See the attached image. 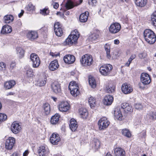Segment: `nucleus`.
I'll list each match as a JSON object with an SVG mask.
<instances>
[{
	"instance_id": "0e129e2a",
	"label": "nucleus",
	"mask_w": 156,
	"mask_h": 156,
	"mask_svg": "<svg viewBox=\"0 0 156 156\" xmlns=\"http://www.w3.org/2000/svg\"><path fill=\"white\" fill-rule=\"evenodd\" d=\"M29 153L28 151H26L23 153V156H27Z\"/></svg>"
},
{
	"instance_id": "f03ea898",
	"label": "nucleus",
	"mask_w": 156,
	"mask_h": 156,
	"mask_svg": "<svg viewBox=\"0 0 156 156\" xmlns=\"http://www.w3.org/2000/svg\"><path fill=\"white\" fill-rule=\"evenodd\" d=\"M79 37V33L77 30H75L66 39L65 42L66 44L70 46L72 44L75 43L76 42Z\"/></svg>"
},
{
	"instance_id": "7ed1b4c3",
	"label": "nucleus",
	"mask_w": 156,
	"mask_h": 156,
	"mask_svg": "<svg viewBox=\"0 0 156 156\" xmlns=\"http://www.w3.org/2000/svg\"><path fill=\"white\" fill-rule=\"evenodd\" d=\"M79 87L75 81L70 82L69 86V89L70 93L74 97H76L80 93Z\"/></svg>"
},
{
	"instance_id": "aec40b11",
	"label": "nucleus",
	"mask_w": 156,
	"mask_h": 156,
	"mask_svg": "<svg viewBox=\"0 0 156 156\" xmlns=\"http://www.w3.org/2000/svg\"><path fill=\"white\" fill-rule=\"evenodd\" d=\"M113 101V97L111 95H106L103 100L104 104L106 105H109L112 104Z\"/></svg>"
},
{
	"instance_id": "bb28decb",
	"label": "nucleus",
	"mask_w": 156,
	"mask_h": 156,
	"mask_svg": "<svg viewBox=\"0 0 156 156\" xmlns=\"http://www.w3.org/2000/svg\"><path fill=\"white\" fill-rule=\"evenodd\" d=\"M89 13L88 12H85L81 14L79 17V20L80 22L84 23L87 20Z\"/></svg>"
},
{
	"instance_id": "a878e982",
	"label": "nucleus",
	"mask_w": 156,
	"mask_h": 156,
	"mask_svg": "<svg viewBox=\"0 0 156 156\" xmlns=\"http://www.w3.org/2000/svg\"><path fill=\"white\" fill-rule=\"evenodd\" d=\"M114 115L115 119L119 120H122V115L120 109L115 108L114 111Z\"/></svg>"
},
{
	"instance_id": "8fccbe9b",
	"label": "nucleus",
	"mask_w": 156,
	"mask_h": 156,
	"mask_svg": "<svg viewBox=\"0 0 156 156\" xmlns=\"http://www.w3.org/2000/svg\"><path fill=\"white\" fill-rule=\"evenodd\" d=\"M88 3L91 6L96 5L97 3V0H88Z\"/></svg>"
},
{
	"instance_id": "69168bd1",
	"label": "nucleus",
	"mask_w": 156,
	"mask_h": 156,
	"mask_svg": "<svg viewBox=\"0 0 156 156\" xmlns=\"http://www.w3.org/2000/svg\"><path fill=\"white\" fill-rule=\"evenodd\" d=\"M115 44H118L119 43V41L118 40H115L114 41Z\"/></svg>"
},
{
	"instance_id": "6e6d98bb",
	"label": "nucleus",
	"mask_w": 156,
	"mask_h": 156,
	"mask_svg": "<svg viewBox=\"0 0 156 156\" xmlns=\"http://www.w3.org/2000/svg\"><path fill=\"white\" fill-rule=\"evenodd\" d=\"M16 64L14 62H12L10 64L9 69L12 70L16 66Z\"/></svg>"
},
{
	"instance_id": "72a5a7b5",
	"label": "nucleus",
	"mask_w": 156,
	"mask_h": 156,
	"mask_svg": "<svg viewBox=\"0 0 156 156\" xmlns=\"http://www.w3.org/2000/svg\"><path fill=\"white\" fill-rule=\"evenodd\" d=\"M135 3L138 6L142 7L146 4V0H136Z\"/></svg>"
},
{
	"instance_id": "4d7b16f0",
	"label": "nucleus",
	"mask_w": 156,
	"mask_h": 156,
	"mask_svg": "<svg viewBox=\"0 0 156 156\" xmlns=\"http://www.w3.org/2000/svg\"><path fill=\"white\" fill-rule=\"evenodd\" d=\"M40 30L41 32L46 33L47 31V27H44L41 28Z\"/></svg>"
},
{
	"instance_id": "9b49d317",
	"label": "nucleus",
	"mask_w": 156,
	"mask_h": 156,
	"mask_svg": "<svg viewBox=\"0 0 156 156\" xmlns=\"http://www.w3.org/2000/svg\"><path fill=\"white\" fill-rule=\"evenodd\" d=\"M11 129L12 132L14 134L19 133L21 129V126L16 121H14L12 124Z\"/></svg>"
},
{
	"instance_id": "0eeeda50",
	"label": "nucleus",
	"mask_w": 156,
	"mask_h": 156,
	"mask_svg": "<svg viewBox=\"0 0 156 156\" xmlns=\"http://www.w3.org/2000/svg\"><path fill=\"white\" fill-rule=\"evenodd\" d=\"M109 124V122L105 117L101 118L98 122L99 128L100 130L105 129L108 127Z\"/></svg>"
},
{
	"instance_id": "864d4df0",
	"label": "nucleus",
	"mask_w": 156,
	"mask_h": 156,
	"mask_svg": "<svg viewBox=\"0 0 156 156\" xmlns=\"http://www.w3.org/2000/svg\"><path fill=\"white\" fill-rule=\"evenodd\" d=\"M135 107L136 109L140 110L142 108L143 106L141 104L137 103L135 105Z\"/></svg>"
},
{
	"instance_id": "7c9ffc66",
	"label": "nucleus",
	"mask_w": 156,
	"mask_h": 156,
	"mask_svg": "<svg viewBox=\"0 0 156 156\" xmlns=\"http://www.w3.org/2000/svg\"><path fill=\"white\" fill-rule=\"evenodd\" d=\"M121 108L123 109L125 112H131L132 110V107L128 103H124L121 105Z\"/></svg>"
},
{
	"instance_id": "39448f33",
	"label": "nucleus",
	"mask_w": 156,
	"mask_h": 156,
	"mask_svg": "<svg viewBox=\"0 0 156 156\" xmlns=\"http://www.w3.org/2000/svg\"><path fill=\"white\" fill-rule=\"evenodd\" d=\"M80 61L83 66H90L92 63L93 59L91 55L86 54L82 56Z\"/></svg>"
},
{
	"instance_id": "4468645a",
	"label": "nucleus",
	"mask_w": 156,
	"mask_h": 156,
	"mask_svg": "<svg viewBox=\"0 0 156 156\" xmlns=\"http://www.w3.org/2000/svg\"><path fill=\"white\" fill-rule=\"evenodd\" d=\"M51 87L52 90L55 94H58L61 92L60 84L57 82H55L52 83L51 85Z\"/></svg>"
},
{
	"instance_id": "b1692460",
	"label": "nucleus",
	"mask_w": 156,
	"mask_h": 156,
	"mask_svg": "<svg viewBox=\"0 0 156 156\" xmlns=\"http://www.w3.org/2000/svg\"><path fill=\"white\" fill-rule=\"evenodd\" d=\"M15 84V81L12 80L5 82L4 87L6 89H9L13 87Z\"/></svg>"
},
{
	"instance_id": "de8ad7c7",
	"label": "nucleus",
	"mask_w": 156,
	"mask_h": 156,
	"mask_svg": "<svg viewBox=\"0 0 156 156\" xmlns=\"http://www.w3.org/2000/svg\"><path fill=\"white\" fill-rule=\"evenodd\" d=\"M33 70L31 69H30L27 71L26 76L28 77H33Z\"/></svg>"
},
{
	"instance_id": "ddd939ff",
	"label": "nucleus",
	"mask_w": 156,
	"mask_h": 156,
	"mask_svg": "<svg viewBox=\"0 0 156 156\" xmlns=\"http://www.w3.org/2000/svg\"><path fill=\"white\" fill-rule=\"evenodd\" d=\"M121 90L122 92L125 94H129L133 91V89L131 86L127 83L122 84Z\"/></svg>"
},
{
	"instance_id": "680f3d73",
	"label": "nucleus",
	"mask_w": 156,
	"mask_h": 156,
	"mask_svg": "<svg viewBox=\"0 0 156 156\" xmlns=\"http://www.w3.org/2000/svg\"><path fill=\"white\" fill-rule=\"evenodd\" d=\"M139 87L140 88L144 89L145 88L144 86H142V83H139L138 84Z\"/></svg>"
},
{
	"instance_id": "393cba45",
	"label": "nucleus",
	"mask_w": 156,
	"mask_h": 156,
	"mask_svg": "<svg viewBox=\"0 0 156 156\" xmlns=\"http://www.w3.org/2000/svg\"><path fill=\"white\" fill-rule=\"evenodd\" d=\"M114 153L115 156H125V151L120 147L115 148L114 149Z\"/></svg>"
},
{
	"instance_id": "c756f323",
	"label": "nucleus",
	"mask_w": 156,
	"mask_h": 156,
	"mask_svg": "<svg viewBox=\"0 0 156 156\" xmlns=\"http://www.w3.org/2000/svg\"><path fill=\"white\" fill-rule=\"evenodd\" d=\"M13 20L14 17L11 15H6L4 17V21L6 23H9L12 22Z\"/></svg>"
},
{
	"instance_id": "e2e57ef3",
	"label": "nucleus",
	"mask_w": 156,
	"mask_h": 156,
	"mask_svg": "<svg viewBox=\"0 0 156 156\" xmlns=\"http://www.w3.org/2000/svg\"><path fill=\"white\" fill-rule=\"evenodd\" d=\"M24 12V11L23 10H21V12L18 14L19 17L20 18L23 15V13Z\"/></svg>"
},
{
	"instance_id": "603ef678",
	"label": "nucleus",
	"mask_w": 156,
	"mask_h": 156,
	"mask_svg": "<svg viewBox=\"0 0 156 156\" xmlns=\"http://www.w3.org/2000/svg\"><path fill=\"white\" fill-rule=\"evenodd\" d=\"M60 28H62L60 23L58 22L55 23L54 25V30H57V29H58Z\"/></svg>"
},
{
	"instance_id": "f8f14e48",
	"label": "nucleus",
	"mask_w": 156,
	"mask_h": 156,
	"mask_svg": "<svg viewBox=\"0 0 156 156\" xmlns=\"http://www.w3.org/2000/svg\"><path fill=\"white\" fill-rule=\"evenodd\" d=\"M38 153L40 156H44L49 153V150L46 145L41 146L38 150Z\"/></svg>"
},
{
	"instance_id": "bf43d9fd",
	"label": "nucleus",
	"mask_w": 156,
	"mask_h": 156,
	"mask_svg": "<svg viewBox=\"0 0 156 156\" xmlns=\"http://www.w3.org/2000/svg\"><path fill=\"white\" fill-rule=\"evenodd\" d=\"M136 57V55L135 54H133L132 55L130 58H129L128 60L129 61L131 62Z\"/></svg>"
},
{
	"instance_id": "c03bdc74",
	"label": "nucleus",
	"mask_w": 156,
	"mask_h": 156,
	"mask_svg": "<svg viewBox=\"0 0 156 156\" xmlns=\"http://www.w3.org/2000/svg\"><path fill=\"white\" fill-rule=\"evenodd\" d=\"M115 89V87L114 86L112 87L108 86L106 87V91L108 93H112L114 91Z\"/></svg>"
},
{
	"instance_id": "5701e85b",
	"label": "nucleus",
	"mask_w": 156,
	"mask_h": 156,
	"mask_svg": "<svg viewBox=\"0 0 156 156\" xmlns=\"http://www.w3.org/2000/svg\"><path fill=\"white\" fill-rule=\"evenodd\" d=\"M12 27L7 24L3 27L1 33L3 34L10 33L12 32Z\"/></svg>"
},
{
	"instance_id": "37998d69",
	"label": "nucleus",
	"mask_w": 156,
	"mask_h": 156,
	"mask_svg": "<svg viewBox=\"0 0 156 156\" xmlns=\"http://www.w3.org/2000/svg\"><path fill=\"white\" fill-rule=\"evenodd\" d=\"M122 133L123 135L126 137L129 138L131 136V134L130 131L128 129H123L122 131Z\"/></svg>"
},
{
	"instance_id": "473e14b6",
	"label": "nucleus",
	"mask_w": 156,
	"mask_h": 156,
	"mask_svg": "<svg viewBox=\"0 0 156 156\" xmlns=\"http://www.w3.org/2000/svg\"><path fill=\"white\" fill-rule=\"evenodd\" d=\"M16 53L19 58H22L24 56V51L21 48L18 47L16 48Z\"/></svg>"
},
{
	"instance_id": "c9c22d12",
	"label": "nucleus",
	"mask_w": 156,
	"mask_h": 156,
	"mask_svg": "<svg viewBox=\"0 0 156 156\" xmlns=\"http://www.w3.org/2000/svg\"><path fill=\"white\" fill-rule=\"evenodd\" d=\"M88 102L91 108H92L95 106L96 105L95 99L93 97H90L88 99Z\"/></svg>"
},
{
	"instance_id": "f257e3e1",
	"label": "nucleus",
	"mask_w": 156,
	"mask_h": 156,
	"mask_svg": "<svg viewBox=\"0 0 156 156\" xmlns=\"http://www.w3.org/2000/svg\"><path fill=\"white\" fill-rule=\"evenodd\" d=\"M144 37L146 41L150 44H154L156 41L155 33L150 29L145 30L143 33Z\"/></svg>"
},
{
	"instance_id": "20e7f679",
	"label": "nucleus",
	"mask_w": 156,
	"mask_h": 156,
	"mask_svg": "<svg viewBox=\"0 0 156 156\" xmlns=\"http://www.w3.org/2000/svg\"><path fill=\"white\" fill-rule=\"evenodd\" d=\"M112 68V66L110 64L104 65L100 67L99 71L104 76H110Z\"/></svg>"
},
{
	"instance_id": "79ce46f5",
	"label": "nucleus",
	"mask_w": 156,
	"mask_h": 156,
	"mask_svg": "<svg viewBox=\"0 0 156 156\" xmlns=\"http://www.w3.org/2000/svg\"><path fill=\"white\" fill-rule=\"evenodd\" d=\"M49 13V10L48 8H45L42 9L40 10V13L42 15L46 16Z\"/></svg>"
},
{
	"instance_id": "13d9d810",
	"label": "nucleus",
	"mask_w": 156,
	"mask_h": 156,
	"mask_svg": "<svg viewBox=\"0 0 156 156\" xmlns=\"http://www.w3.org/2000/svg\"><path fill=\"white\" fill-rule=\"evenodd\" d=\"M52 5H53L54 8L56 9H57L59 6L57 2L54 3V2L52 4Z\"/></svg>"
},
{
	"instance_id": "052dcab7",
	"label": "nucleus",
	"mask_w": 156,
	"mask_h": 156,
	"mask_svg": "<svg viewBox=\"0 0 156 156\" xmlns=\"http://www.w3.org/2000/svg\"><path fill=\"white\" fill-rule=\"evenodd\" d=\"M150 118L153 119H156V115L153 114L152 115L150 116Z\"/></svg>"
},
{
	"instance_id": "9d476101",
	"label": "nucleus",
	"mask_w": 156,
	"mask_h": 156,
	"mask_svg": "<svg viewBox=\"0 0 156 156\" xmlns=\"http://www.w3.org/2000/svg\"><path fill=\"white\" fill-rule=\"evenodd\" d=\"M15 138L10 137L6 140L5 144V148L8 150H11L15 144Z\"/></svg>"
},
{
	"instance_id": "4be33fe9",
	"label": "nucleus",
	"mask_w": 156,
	"mask_h": 156,
	"mask_svg": "<svg viewBox=\"0 0 156 156\" xmlns=\"http://www.w3.org/2000/svg\"><path fill=\"white\" fill-rule=\"evenodd\" d=\"M60 115L58 114H55L54 115L52 116L50 120L51 123L53 125H55L57 124L59 122Z\"/></svg>"
},
{
	"instance_id": "09e8293b",
	"label": "nucleus",
	"mask_w": 156,
	"mask_h": 156,
	"mask_svg": "<svg viewBox=\"0 0 156 156\" xmlns=\"http://www.w3.org/2000/svg\"><path fill=\"white\" fill-rule=\"evenodd\" d=\"M147 53L144 51L141 52L138 55V56L141 59L145 58L147 57Z\"/></svg>"
},
{
	"instance_id": "423d86ee",
	"label": "nucleus",
	"mask_w": 156,
	"mask_h": 156,
	"mask_svg": "<svg viewBox=\"0 0 156 156\" xmlns=\"http://www.w3.org/2000/svg\"><path fill=\"white\" fill-rule=\"evenodd\" d=\"M30 58L33 68H36L39 66L41 64V61L37 54L35 53H31L30 55Z\"/></svg>"
},
{
	"instance_id": "a211bd4d",
	"label": "nucleus",
	"mask_w": 156,
	"mask_h": 156,
	"mask_svg": "<svg viewBox=\"0 0 156 156\" xmlns=\"http://www.w3.org/2000/svg\"><path fill=\"white\" fill-rule=\"evenodd\" d=\"M60 140V138L58 134L53 133L50 137V141L51 144L56 145Z\"/></svg>"
},
{
	"instance_id": "5fc2aeb1",
	"label": "nucleus",
	"mask_w": 156,
	"mask_h": 156,
	"mask_svg": "<svg viewBox=\"0 0 156 156\" xmlns=\"http://www.w3.org/2000/svg\"><path fill=\"white\" fill-rule=\"evenodd\" d=\"M1 67L2 70L5 71L6 69V65L5 63L3 62H1Z\"/></svg>"
},
{
	"instance_id": "2f4dec72",
	"label": "nucleus",
	"mask_w": 156,
	"mask_h": 156,
	"mask_svg": "<svg viewBox=\"0 0 156 156\" xmlns=\"http://www.w3.org/2000/svg\"><path fill=\"white\" fill-rule=\"evenodd\" d=\"M105 48L106 52L107 57L110 59L111 58V56L110 54V45L107 44H105Z\"/></svg>"
},
{
	"instance_id": "cd10ccee",
	"label": "nucleus",
	"mask_w": 156,
	"mask_h": 156,
	"mask_svg": "<svg viewBox=\"0 0 156 156\" xmlns=\"http://www.w3.org/2000/svg\"><path fill=\"white\" fill-rule=\"evenodd\" d=\"M79 113L81 117L83 119H86L88 116V112L85 108H81L79 109Z\"/></svg>"
},
{
	"instance_id": "58836bf2",
	"label": "nucleus",
	"mask_w": 156,
	"mask_h": 156,
	"mask_svg": "<svg viewBox=\"0 0 156 156\" xmlns=\"http://www.w3.org/2000/svg\"><path fill=\"white\" fill-rule=\"evenodd\" d=\"M46 78H45L44 80L39 79L37 82V85L39 87L44 86L46 83Z\"/></svg>"
},
{
	"instance_id": "3c124183",
	"label": "nucleus",
	"mask_w": 156,
	"mask_h": 156,
	"mask_svg": "<svg viewBox=\"0 0 156 156\" xmlns=\"http://www.w3.org/2000/svg\"><path fill=\"white\" fill-rule=\"evenodd\" d=\"M7 116L4 114L1 113V121H2L3 122L7 120Z\"/></svg>"
},
{
	"instance_id": "c85d7f7f",
	"label": "nucleus",
	"mask_w": 156,
	"mask_h": 156,
	"mask_svg": "<svg viewBox=\"0 0 156 156\" xmlns=\"http://www.w3.org/2000/svg\"><path fill=\"white\" fill-rule=\"evenodd\" d=\"M43 108L44 110V113L46 115H49L50 113L51 108L49 104L47 103L43 104Z\"/></svg>"
},
{
	"instance_id": "a19ab883",
	"label": "nucleus",
	"mask_w": 156,
	"mask_h": 156,
	"mask_svg": "<svg viewBox=\"0 0 156 156\" xmlns=\"http://www.w3.org/2000/svg\"><path fill=\"white\" fill-rule=\"evenodd\" d=\"M35 7L32 4L29 3L27 6L26 9L29 12H31L34 11Z\"/></svg>"
},
{
	"instance_id": "f704fd0d",
	"label": "nucleus",
	"mask_w": 156,
	"mask_h": 156,
	"mask_svg": "<svg viewBox=\"0 0 156 156\" xmlns=\"http://www.w3.org/2000/svg\"><path fill=\"white\" fill-rule=\"evenodd\" d=\"M89 82L90 85L92 88H94L96 86V82L94 78L92 77H89Z\"/></svg>"
},
{
	"instance_id": "774afa93",
	"label": "nucleus",
	"mask_w": 156,
	"mask_h": 156,
	"mask_svg": "<svg viewBox=\"0 0 156 156\" xmlns=\"http://www.w3.org/2000/svg\"><path fill=\"white\" fill-rule=\"evenodd\" d=\"M131 62L130 61L129 62V61L128 60V62L126 63L125 65L127 66H129Z\"/></svg>"
},
{
	"instance_id": "ea45409f",
	"label": "nucleus",
	"mask_w": 156,
	"mask_h": 156,
	"mask_svg": "<svg viewBox=\"0 0 156 156\" xmlns=\"http://www.w3.org/2000/svg\"><path fill=\"white\" fill-rule=\"evenodd\" d=\"M93 147L95 149H98L99 148L100 146V142L98 139H94L93 142Z\"/></svg>"
},
{
	"instance_id": "6ab92c4d",
	"label": "nucleus",
	"mask_w": 156,
	"mask_h": 156,
	"mask_svg": "<svg viewBox=\"0 0 156 156\" xmlns=\"http://www.w3.org/2000/svg\"><path fill=\"white\" fill-rule=\"evenodd\" d=\"M59 66L57 60H55L50 63L49 66V68L51 71H54L57 69Z\"/></svg>"
},
{
	"instance_id": "6e6552de",
	"label": "nucleus",
	"mask_w": 156,
	"mask_h": 156,
	"mask_svg": "<svg viewBox=\"0 0 156 156\" xmlns=\"http://www.w3.org/2000/svg\"><path fill=\"white\" fill-rule=\"evenodd\" d=\"M140 81L144 85L149 84L151 81L150 76L147 73H142L140 76Z\"/></svg>"
},
{
	"instance_id": "e433bc0d",
	"label": "nucleus",
	"mask_w": 156,
	"mask_h": 156,
	"mask_svg": "<svg viewBox=\"0 0 156 156\" xmlns=\"http://www.w3.org/2000/svg\"><path fill=\"white\" fill-rule=\"evenodd\" d=\"M75 5L72 2L69 0L66 2L65 4V7L66 9H69L73 8Z\"/></svg>"
},
{
	"instance_id": "dca6fc26",
	"label": "nucleus",
	"mask_w": 156,
	"mask_h": 156,
	"mask_svg": "<svg viewBox=\"0 0 156 156\" xmlns=\"http://www.w3.org/2000/svg\"><path fill=\"white\" fill-rule=\"evenodd\" d=\"M27 37L30 40L33 41L36 39L38 37L37 32L34 31H29L27 33Z\"/></svg>"
},
{
	"instance_id": "a18cd8bd",
	"label": "nucleus",
	"mask_w": 156,
	"mask_h": 156,
	"mask_svg": "<svg viewBox=\"0 0 156 156\" xmlns=\"http://www.w3.org/2000/svg\"><path fill=\"white\" fill-rule=\"evenodd\" d=\"M56 35L58 36H61L63 33V30L62 28H60L57 29V30H54Z\"/></svg>"
},
{
	"instance_id": "1a4fd4ad",
	"label": "nucleus",
	"mask_w": 156,
	"mask_h": 156,
	"mask_svg": "<svg viewBox=\"0 0 156 156\" xmlns=\"http://www.w3.org/2000/svg\"><path fill=\"white\" fill-rule=\"evenodd\" d=\"M121 28L120 25L117 23H115L112 24L109 28V30L112 34H115L118 32Z\"/></svg>"
},
{
	"instance_id": "338daca9",
	"label": "nucleus",
	"mask_w": 156,
	"mask_h": 156,
	"mask_svg": "<svg viewBox=\"0 0 156 156\" xmlns=\"http://www.w3.org/2000/svg\"><path fill=\"white\" fill-rule=\"evenodd\" d=\"M15 94V93L12 92H10L8 93L7 94V96H9V95H13Z\"/></svg>"
},
{
	"instance_id": "4c0bfd02",
	"label": "nucleus",
	"mask_w": 156,
	"mask_h": 156,
	"mask_svg": "<svg viewBox=\"0 0 156 156\" xmlns=\"http://www.w3.org/2000/svg\"><path fill=\"white\" fill-rule=\"evenodd\" d=\"M98 37V34L97 33H94L90 36L89 39L90 40L93 42L95 41Z\"/></svg>"
},
{
	"instance_id": "2eb2a0df",
	"label": "nucleus",
	"mask_w": 156,
	"mask_h": 156,
	"mask_svg": "<svg viewBox=\"0 0 156 156\" xmlns=\"http://www.w3.org/2000/svg\"><path fill=\"white\" fill-rule=\"evenodd\" d=\"M69 105L66 101L60 102L58 106V109L60 111L62 112H66L69 110Z\"/></svg>"
},
{
	"instance_id": "412c9836",
	"label": "nucleus",
	"mask_w": 156,
	"mask_h": 156,
	"mask_svg": "<svg viewBox=\"0 0 156 156\" xmlns=\"http://www.w3.org/2000/svg\"><path fill=\"white\" fill-rule=\"evenodd\" d=\"M78 126L77 122L74 119H72L70 121L69 127L73 131H75Z\"/></svg>"
},
{
	"instance_id": "f3484780",
	"label": "nucleus",
	"mask_w": 156,
	"mask_h": 156,
	"mask_svg": "<svg viewBox=\"0 0 156 156\" xmlns=\"http://www.w3.org/2000/svg\"><path fill=\"white\" fill-rule=\"evenodd\" d=\"M64 62L68 64H70L73 63L75 60V58L73 55L68 54L67 55L64 57Z\"/></svg>"
},
{
	"instance_id": "49530a36",
	"label": "nucleus",
	"mask_w": 156,
	"mask_h": 156,
	"mask_svg": "<svg viewBox=\"0 0 156 156\" xmlns=\"http://www.w3.org/2000/svg\"><path fill=\"white\" fill-rule=\"evenodd\" d=\"M151 20L154 26H156V11L154 12L151 16Z\"/></svg>"
}]
</instances>
